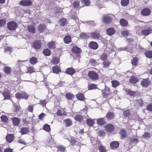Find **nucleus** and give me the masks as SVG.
<instances>
[{
  "mask_svg": "<svg viewBox=\"0 0 152 152\" xmlns=\"http://www.w3.org/2000/svg\"><path fill=\"white\" fill-rule=\"evenodd\" d=\"M20 132L22 134H25L28 132V129L26 128H22Z\"/></svg>",
  "mask_w": 152,
  "mask_h": 152,
  "instance_id": "79ce46f5",
  "label": "nucleus"
},
{
  "mask_svg": "<svg viewBox=\"0 0 152 152\" xmlns=\"http://www.w3.org/2000/svg\"><path fill=\"white\" fill-rule=\"evenodd\" d=\"M20 4L22 6H28L32 4V1L30 0H22L20 2Z\"/></svg>",
  "mask_w": 152,
  "mask_h": 152,
  "instance_id": "39448f33",
  "label": "nucleus"
},
{
  "mask_svg": "<svg viewBox=\"0 0 152 152\" xmlns=\"http://www.w3.org/2000/svg\"><path fill=\"white\" fill-rule=\"evenodd\" d=\"M120 133L122 137L123 138L125 137L126 135L125 130L124 129H122L121 130Z\"/></svg>",
  "mask_w": 152,
  "mask_h": 152,
  "instance_id": "4d7b16f0",
  "label": "nucleus"
},
{
  "mask_svg": "<svg viewBox=\"0 0 152 152\" xmlns=\"http://www.w3.org/2000/svg\"><path fill=\"white\" fill-rule=\"evenodd\" d=\"M28 28L29 31L33 33L36 32L35 28L34 26H28Z\"/></svg>",
  "mask_w": 152,
  "mask_h": 152,
  "instance_id": "72a5a7b5",
  "label": "nucleus"
},
{
  "mask_svg": "<svg viewBox=\"0 0 152 152\" xmlns=\"http://www.w3.org/2000/svg\"><path fill=\"white\" fill-rule=\"evenodd\" d=\"M151 13V11L149 9L145 8L142 10L141 12V14L144 16L149 15Z\"/></svg>",
  "mask_w": 152,
  "mask_h": 152,
  "instance_id": "9d476101",
  "label": "nucleus"
},
{
  "mask_svg": "<svg viewBox=\"0 0 152 152\" xmlns=\"http://www.w3.org/2000/svg\"><path fill=\"white\" fill-rule=\"evenodd\" d=\"M82 2L85 4V6H89L90 4V2L89 0H83Z\"/></svg>",
  "mask_w": 152,
  "mask_h": 152,
  "instance_id": "0e129e2a",
  "label": "nucleus"
},
{
  "mask_svg": "<svg viewBox=\"0 0 152 152\" xmlns=\"http://www.w3.org/2000/svg\"><path fill=\"white\" fill-rule=\"evenodd\" d=\"M98 134L99 136H103L105 135V132L102 130H99L98 132Z\"/></svg>",
  "mask_w": 152,
  "mask_h": 152,
  "instance_id": "338daca9",
  "label": "nucleus"
},
{
  "mask_svg": "<svg viewBox=\"0 0 152 152\" xmlns=\"http://www.w3.org/2000/svg\"><path fill=\"white\" fill-rule=\"evenodd\" d=\"M7 26L8 29L10 30H14L17 27V23L13 21H11L7 23Z\"/></svg>",
  "mask_w": 152,
  "mask_h": 152,
  "instance_id": "f257e3e1",
  "label": "nucleus"
},
{
  "mask_svg": "<svg viewBox=\"0 0 152 152\" xmlns=\"http://www.w3.org/2000/svg\"><path fill=\"white\" fill-rule=\"evenodd\" d=\"M112 86L113 87L115 88L119 85V83L116 80H113L112 81Z\"/></svg>",
  "mask_w": 152,
  "mask_h": 152,
  "instance_id": "3c124183",
  "label": "nucleus"
},
{
  "mask_svg": "<svg viewBox=\"0 0 152 152\" xmlns=\"http://www.w3.org/2000/svg\"><path fill=\"white\" fill-rule=\"evenodd\" d=\"M16 97L18 99H27L28 95L25 92H22L21 93H17L15 95Z\"/></svg>",
  "mask_w": 152,
  "mask_h": 152,
  "instance_id": "f03ea898",
  "label": "nucleus"
},
{
  "mask_svg": "<svg viewBox=\"0 0 152 152\" xmlns=\"http://www.w3.org/2000/svg\"><path fill=\"white\" fill-rule=\"evenodd\" d=\"M59 24L61 26H64L67 24V21L65 18H63L60 20Z\"/></svg>",
  "mask_w": 152,
  "mask_h": 152,
  "instance_id": "c756f323",
  "label": "nucleus"
},
{
  "mask_svg": "<svg viewBox=\"0 0 152 152\" xmlns=\"http://www.w3.org/2000/svg\"><path fill=\"white\" fill-rule=\"evenodd\" d=\"M52 70L53 73L56 74H58L61 72L60 67L57 66H56L53 67L52 68Z\"/></svg>",
  "mask_w": 152,
  "mask_h": 152,
  "instance_id": "aec40b11",
  "label": "nucleus"
},
{
  "mask_svg": "<svg viewBox=\"0 0 152 152\" xmlns=\"http://www.w3.org/2000/svg\"><path fill=\"white\" fill-rule=\"evenodd\" d=\"M138 59L137 57L133 58L131 60V63L133 66H136L138 64Z\"/></svg>",
  "mask_w": 152,
  "mask_h": 152,
  "instance_id": "7c9ffc66",
  "label": "nucleus"
},
{
  "mask_svg": "<svg viewBox=\"0 0 152 152\" xmlns=\"http://www.w3.org/2000/svg\"><path fill=\"white\" fill-rule=\"evenodd\" d=\"M99 149L100 152H106L107 151L106 150L105 147L102 145L99 146Z\"/></svg>",
  "mask_w": 152,
  "mask_h": 152,
  "instance_id": "4c0bfd02",
  "label": "nucleus"
},
{
  "mask_svg": "<svg viewBox=\"0 0 152 152\" xmlns=\"http://www.w3.org/2000/svg\"><path fill=\"white\" fill-rule=\"evenodd\" d=\"M80 38L82 39H86L88 37V35L86 33H82L80 34Z\"/></svg>",
  "mask_w": 152,
  "mask_h": 152,
  "instance_id": "bf43d9fd",
  "label": "nucleus"
},
{
  "mask_svg": "<svg viewBox=\"0 0 152 152\" xmlns=\"http://www.w3.org/2000/svg\"><path fill=\"white\" fill-rule=\"evenodd\" d=\"M119 146V143L117 141L112 142L110 144V147L112 149H114L118 148Z\"/></svg>",
  "mask_w": 152,
  "mask_h": 152,
  "instance_id": "9b49d317",
  "label": "nucleus"
},
{
  "mask_svg": "<svg viewBox=\"0 0 152 152\" xmlns=\"http://www.w3.org/2000/svg\"><path fill=\"white\" fill-rule=\"evenodd\" d=\"M89 46L90 48L95 50L97 49L98 47L97 43L93 41L89 43Z\"/></svg>",
  "mask_w": 152,
  "mask_h": 152,
  "instance_id": "6e6552de",
  "label": "nucleus"
},
{
  "mask_svg": "<svg viewBox=\"0 0 152 152\" xmlns=\"http://www.w3.org/2000/svg\"><path fill=\"white\" fill-rule=\"evenodd\" d=\"M139 81L137 77L136 76H131L129 79V82L132 84L135 85Z\"/></svg>",
  "mask_w": 152,
  "mask_h": 152,
  "instance_id": "20e7f679",
  "label": "nucleus"
},
{
  "mask_svg": "<svg viewBox=\"0 0 152 152\" xmlns=\"http://www.w3.org/2000/svg\"><path fill=\"white\" fill-rule=\"evenodd\" d=\"M43 54L46 56H49L51 54V51L48 49H46L43 51Z\"/></svg>",
  "mask_w": 152,
  "mask_h": 152,
  "instance_id": "58836bf2",
  "label": "nucleus"
},
{
  "mask_svg": "<svg viewBox=\"0 0 152 152\" xmlns=\"http://www.w3.org/2000/svg\"><path fill=\"white\" fill-rule=\"evenodd\" d=\"M121 3L123 6H126L129 3V0H121Z\"/></svg>",
  "mask_w": 152,
  "mask_h": 152,
  "instance_id": "473e14b6",
  "label": "nucleus"
},
{
  "mask_svg": "<svg viewBox=\"0 0 152 152\" xmlns=\"http://www.w3.org/2000/svg\"><path fill=\"white\" fill-rule=\"evenodd\" d=\"M66 96L67 99H71L74 97V95L70 93L66 94Z\"/></svg>",
  "mask_w": 152,
  "mask_h": 152,
  "instance_id": "5fc2aeb1",
  "label": "nucleus"
},
{
  "mask_svg": "<svg viewBox=\"0 0 152 152\" xmlns=\"http://www.w3.org/2000/svg\"><path fill=\"white\" fill-rule=\"evenodd\" d=\"M63 123L66 127H69L72 125V122L70 119L67 118L64 121Z\"/></svg>",
  "mask_w": 152,
  "mask_h": 152,
  "instance_id": "ddd939ff",
  "label": "nucleus"
},
{
  "mask_svg": "<svg viewBox=\"0 0 152 152\" xmlns=\"http://www.w3.org/2000/svg\"><path fill=\"white\" fill-rule=\"evenodd\" d=\"M129 114V110H126L124 111L123 115L125 117H127Z\"/></svg>",
  "mask_w": 152,
  "mask_h": 152,
  "instance_id": "774afa93",
  "label": "nucleus"
},
{
  "mask_svg": "<svg viewBox=\"0 0 152 152\" xmlns=\"http://www.w3.org/2000/svg\"><path fill=\"white\" fill-rule=\"evenodd\" d=\"M75 118L76 120L80 121L82 120L83 117L82 116L77 115L75 117Z\"/></svg>",
  "mask_w": 152,
  "mask_h": 152,
  "instance_id": "13d9d810",
  "label": "nucleus"
},
{
  "mask_svg": "<svg viewBox=\"0 0 152 152\" xmlns=\"http://www.w3.org/2000/svg\"><path fill=\"white\" fill-rule=\"evenodd\" d=\"M12 122L15 126L18 125L20 123L19 119L16 117H14L12 119Z\"/></svg>",
  "mask_w": 152,
  "mask_h": 152,
  "instance_id": "cd10ccee",
  "label": "nucleus"
},
{
  "mask_svg": "<svg viewBox=\"0 0 152 152\" xmlns=\"http://www.w3.org/2000/svg\"><path fill=\"white\" fill-rule=\"evenodd\" d=\"M75 71L74 69L71 68H67L66 71L65 72L68 74L72 75L75 73Z\"/></svg>",
  "mask_w": 152,
  "mask_h": 152,
  "instance_id": "6ab92c4d",
  "label": "nucleus"
},
{
  "mask_svg": "<svg viewBox=\"0 0 152 152\" xmlns=\"http://www.w3.org/2000/svg\"><path fill=\"white\" fill-rule=\"evenodd\" d=\"M128 34L129 32L126 30H124L121 33V34L125 37H127L128 35Z\"/></svg>",
  "mask_w": 152,
  "mask_h": 152,
  "instance_id": "e2e57ef3",
  "label": "nucleus"
},
{
  "mask_svg": "<svg viewBox=\"0 0 152 152\" xmlns=\"http://www.w3.org/2000/svg\"><path fill=\"white\" fill-rule=\"evenodd\" d=\"M104 97H107V96L110 95V90L108 88H105L102 92Z\"/></svg>",
  "mask_w": 152,
  "mask_h": 152,
  "instance_id": "dca6fc26",
  "label": "nucleus"
},
{
  "mask_svg": "<svg viewBox=\"0 0 152 152\" xmlns=\"http://www.w3.org/2000/svg\"><path fill=\"white\" fill-rule=\"evenodd\" d=\"M76 97L79 100L84 101L85 99L84 94L81 93H79L76 95Z\"/></svg>",
  "mask_w": 152,
  "mask_h": 152,
  "instance_id": "393cba45",
  "label": "nucleus"
},
{
  "mask_svg": "<svg viewBox=\"0 0 152 152\" xmlns=\"http://www.w3.org/2000/svg\"><path fill=\"white\" fill-rule=\"evenodd\" d=\"M52 62L54 64H56L59 62V59L58 58L54 57L53 59Z\"/></svg>",
  "mask_w": 152,
  "mask_h": 152,
  "instance_id": "8fccbe9b",
  "label": "nucleus"
},
{
  "mask_svg": "<svg viewBox=\"0 0 152 152\" xmlns=\"http://www.w3.org/2000/svg\"><path fill=\"white\" fill-rule=\"evenodd\" d=\"M152 33V29L149 28L147 29L144 30L142 31V34L146 36Z\"/></svg>",
  "mask_w": 152,
  "mask_h": 152,
  "instance_id": "f3484780",
  "label": "nucleus"
},
{
  "mask_svg": "<svg viewBox=\"0 0 152 152\" xmlns=\"http://www.w3.org/2000/svg\"><path fill=\"white\" fill-rule=\"evenodd\" d=\"M106 117L107 119L111 120L113 118L114 114L112 112H109L107 113Z\"/></svg>",
  "mask_w": 152,
  "mask_h": 152,
  "instance_id": "2f4dec72",
  "label": "nucleus"
},
{
  "mask_svg": "<svg viewBox=\"0 0 152 152\" xmlns=\"http://www.w3.org/2000/svg\"><path fill=\"white\" fill-rule=\"evenodd\" d=\"M43 129L47 132H50V126L48 124L45 125L43 127Z\"/></svg>",
  "mask_w": 152,
  "mask_h": 152,
  "instance_id": "a19ab883",
  "label": "nucleus"
},
{
  "mask_svg": "<svg viewBox=\"0 0 152 152\" xmlns=\"http://www.w3.org/2000/svg\"><path fill=\"white\" fill-rule=\"evenodd\" d=\"M48 47L50 49H53L56 48V44L54 42L51 41L48 44Z\"/></svg>",
  "mask_w": 152,
  "mask_h": 152,
  "instance_id": "c85d7f7f",
  "label": "nucleus"
},
{
  "mask_svg": "<svg viewBox=\"0 0 152 152\" xmlns=\"http://www.w3.org/2000/svg\"><path fill=\"white\" fill-rule=\"evenodd\" d=\"M125 91L128 94L131 96H134L135 94V92L133 91L129 90L127 89Z\"/></svg>",
  "mask_w": 152,
  "mask_h": 152,
  "instance_id": "de8ad7c7",
  "label": "nucleus"
},
{
  "mask_svg": "<svg viewBox=\"0 0 152 152\" xmlns=\"http://www.w3.org/2000/svg\"><path fill=\"white\" fill-rule=\"evenodd\" d=\"M64 41L66 43H68L71 41V38L69 36H66L64 39Z\"/></svg>",
  "mask_w": 152,
  "mask_h": 152,
  "instance_id": "c9c22d12",
  "label": "nucleus"
},
{
  "mask_svg": "<svg viewBox=\"0 0 152 152\" xmlns=\"http://www.w3.org/2000/svg\"><path fill=\"white\" fill-rule=\"evenodd\" d=\"M150 84V81L148 79H143L141 82L142 86L144 87H148Z\"/></svg>",
  "mask_w": 152,
  "mask_h": 152,
  "instance_id": "0eeeda50",
  "label": "nucleus"
},
{
  "mask_svg": "<svg viewBox=\"0 0 152 152\" xmlns=\"http://www.w3.org/2000/svg\"><path fill=\"white\" fill-rule=\"evenodd\" d=\"M57 114L59 115H62L65 114V111L63 109L61 108V110H58L57 112Z\"/></svg>",
  "mask_w": 152,
  "mask_h": 152,
  "instance_id": "c03bdc74",
  "label": "nucleus"
},
{
  "mask_svg": "<svg viewBox=\"0 0 152 152\" xmlns=\"http://www.w3.org/2000/svg\"><path fill=\"white\" fill-rule=\"evenodd\" d=\"M145 54L146 56L148 58H152V51H148L145 52Z\"/></svg>",
  "mask_w": 152,
  "mask_h": 152,
  "instance_id": "ea45409f",
  "label": "nucleus"
},
{
  "mask_svg": "<svg viewBox=\"0 0 152 152\" xmlns=\"http://www.w3.org/2000/svg\"><path fill=\"white\" fill-rule=\"evenodd\" d=\"M41 42L40 41H35L33 44V46L35 49H40L41 46Z\"/></svg>",
  "mask_w": 152,
  "mask_h": 152,
  "instance_id": "f8f14e48",
  "label": "nucleus"
},
{
  "mask_svg": "<svg viewBox=\"0 0 152 152\" xmlns=\"http://www.w3.org/2000/svg\"><path fill=\"white\" fill-rule=\"evenodd\" d=\"M120 23L121 26L123 27H126L128 25L127 21L125 19L122 18L120 20Z\"/></svg>",
  "mask_w": 152,
  "mask_h": 152,
  "instance_id": "a211bd4d",
  "label": "nucleus"
},
{
  "mask_svg": "<svg viewBox=\"0 0 152 152\" xmlns=\"http://www.w3.org/2000/svg\"><path fill=\"white\" fill-rule=\"evenodd\" d=\"M6 140L9 143H11L13 140L14 136L12 134H8L6 137Z\"/></svg>",
  "mask_w": 152,
  "mask_h": 152,
  "instance_id": "4be33fe9",
  "label": "nucleus"
},
{
  "mask_svg": "<svg viewBox=\"0 0 152 152\" xmlns=\"http://www.w3.org/2000/svg\"><path fill=\"white\" fill-rule=\"evenodd\" d=\"M72 51L75 53H80L81 51V50L76 46H74L72 48Z\"/></svg>",
  "mask_w": 152,
  "mask_h": 152,
  "instance_id": "5701e85b",
  "label": "nucleus"
},
{
  "mask_svg": "<svg viewBox=\"0 0 152 152\" xmlns=\"http://www.w3.org/2000/svg\"><path fill=\"white\" fill-rule=\"evenodd\" d=\"M70 142L72 145H74L75 144L76 142L75 140V138L73 137H71L70 139H67Z\"/></svg>",
  "mask_w": 152,
  "mask_h": 152,
  "instance_id": "680f3d73",
  "label": "nucleus"
},
{
  "mask_svg": "<svg viewBox=\"0 0 152 152\" xmlns=\"http://www.w3.org/2000/svg\"><path fill=\"white\" fill-rule=\"evenodd\" d=\"M36 69L32 67H29L28 68L27 73H32L36 72Z\"/></svg>",
  "mask_w": 152,
  "mask_h": 152,
  "instance_id": "a18cd8bd",
  "label": "nucleus"
},
{
  "mask_svg": "<svg viewBox=\"0 0 152 152\" xmlns=\"http://www.w3.org/2000/svg\"><path fill=\"white\" fill-rule=\"evenodd\" d=\"M6 24V20L4 19H0V26L2 27L4 26Z\"/></svg>",
  "mask_w": 152,
  "mask_h": 152,
  "instance_id": "6e6d98bb",
  "label": "nucleus"
},
{
  "mask_svg": "<svg viewBox=\"0 0 152 152\" xmlns=\"http://www.w3.org/2000/svg\"><path fill=\"white\" fill-rule=\"evenodd\" d=\"M46 27L45 25L43 24H40L38 26V29L39 31L41 33L43 32L45 29Z\"/></svg>",
  "mask_w": 152,
  "mask_h": 152,
  "instance_id": "b1692460",
  "label": "nucleus"
},
{
  "mask_svg": "<svg viewBox=\"0 0 152 152\" xmlns=\"http://www.w3.org/2000/svg\"><path fill=\"white\" fill-rule=\"evenodd\" d=\"M88 76L91 79L93 80H96L98 78V74L96 72L93 71L89 72Z\"/></svg>",
  "mask_w": 152,
  "mask_h": 152,
  "instance_id": "7ed1b4c3",
  "label": "nucleus"
},
{
  "mask_svg": "<svg viewBox=\"0 0 152 152\" xmlns=\"http://www.w3.org/2000/svg\"><path fill=\"white\" fill-rule=\"evenodd\" d=\"M48 101L46 100H42L40 101L39 104H41L43 106H45Z\"/></svg>",
  "mask_w": 152,
  "mask_h": 152,
  "instance_id": "052dcab7",
  "label": "nucleus"
},
{
  "mask_svg": "<svg viewBox=\"0 0 152 152\" xmlns=\"http://www.w3.org/2000/svg\"><path fill=\"white\" fill-rule=\"evenodd\" d=\"M9 92L7 89H5L3 94V95L4 96L5 99H9L10 96L9 95Z\"/></svg>",
  "mask_w": 152,
  "mask_h": 152,
  "instance_id": "412c9836",
  "label": "nucleus"
},
{
  "mask_svg": "<svg viewBox=\"0 0 152 152\" xmlns=\"http://www.w3.org/2000/svg\"><path fill=\"white\" fill-rule=\"evenodd\" d=\"M58 151L63 152L65 151V148L62 146H59L58 147Z\"/></svg>",
  "mask_w": 152,
  "mask_h": 152,
  "instance_id": "69168bd1",
  "label": "nucleus"
},
{
  "mask_svg": "<svg viewBox=\"0 0 152 152\" xmlns=\"http://www.w3.org/2000/svg\"><path fill=\"white\" fill-rule=\"evenodd\" d=\"M130 141L131 143L134 145H135L139 142V140L138 139L136 138H131Z\"/></svg>",
  "mask_w": 152,
  "mask_h": 152,
  "instance_id": "f704fd0d",
  "label": "nucleus"
},
{
  "mask_svg": "<svg viewBox=\"0 0 152 152\" xmlns=\"http://www.w3.org/2000/svg\"><path fill=\"white\" fill-rule=\"evenodd\" d=\"M152 136V134H151L149 132H145L143 135L142 137L145 138H150Z\"/></svg>",
  "mask_w": 152,
  "mask_h": 152,
  "instance_id": "37998d69",
  "label": "nucleus"
},
{
  "mask_svg": "<svg viewBox=\"0 0 152 152\" xmlns=\"http://www.w3.org/2000/svg\"><path fill=\"white\" fill-rule=\"evenodd\" d=\"M115 30L113 28H111L107 29L106 32L107 34L111 36L115 34Z\"/></svg>",
  "mask_w": 152,
  "mask_h": 152,
  "instance_id": "2eb2a0df",
  "label": "nucleus"
},
{
  "mask_svg": "<svg viewBox=\"0 0 152 152\" xmlns=\"http://www.w3.org/2000/svg\"><path fill=\"white\" fill-rule=\"evenodd\" d=\"M86 123L88 126H92L94 124V119L90 118L87 119Z\"/></svg>",
  "mask_w": 152,
  "mask_h": 152,
  "instance_id": "a878e982",
  "label": "nucleus"
},
{
  "mask_svg": "<svg viewBox=\"0 0 152 152\" xmlns=\"http://www.w3.org/2000/svg\"><path fill=\"white\" fill-rule=\"evenodd\" d=\"M105 130L108 132H110L113 131L114 127L113 125L108 124L104 126Z\"/></svg>",
  "mask_w": 152,
  "mask_h": 152,
  "instance_id": "1a4fd4ad",
  "label": "nucleus"
},
{
  "mask_svg": "<svg viewBox=\"0 0 152 152\" xmlns=\"http://www.w3.org/2000/svg\"><path fill=\"white\" fill-rule=\"evenodd\" d=\"M90 36L91 38L95 39H99L100 37V34L96 31L90 33Z\"/></svg>",
  "mask_w": 152,
  "mask_h": 152,
  "instance_id": "4468645a",
  "label": "nucleus"
},
{
  "mask_svg": "<svg viewBox=\"0 0 152 152\" xmlns=\"http://www.w3.org/2000/svg\"><path fill=\"white\" fill-rule=\"evenodd\" d=\"M2 121L5 123H7L8 121V118L5 115L2 116L1 117Z\"/></svg>",
  "mask_w": 152,
  "mask_h": 152,
  "instance_id": "864d4df0",
  "label": "nucleus"
},
{
  "mask_svg": "<svg viewBox=\"0 0 152 152\" xmlns=\"http://www.w3.org/2000/svg\"><path fill=\"white\" fill-rule=\"evenodd\" d=\"M97 88V86L96 85L92 84L88 85V88L89 90H92L96 88Z\"/></svg>",
  "mask_w": 152,
  "mask_h": 152,
  "instance_id": "09e8293b",
  "label": "nucleus"
},
{
  "mask_svg": "<svg viewBox=\"0 0 152 152\" xmlns=\"http://www.w3.org/2000/svg\"><path fill=\"white\" fill-rule=\"evenodd\" d=\"M112 17L110 15H104L102 18L103 21L106 23H110Z\"/></svg>",
  "mask_w": 152,
  "mask_h": 152,
  "instance_id": "423d86ee",
  "label": "nucleus"
},
{
  "mask_svg": "<svg viewBox=\"0 0 152 152\" xmlns=\"http://www.w3.org/2000/svg\"><path fill=\"white\" fill-rule=\"evenodd\" d=\"M4 70L5 73L8 74L10 73L11 69L10 67L5 66L4 67Z\"/></svg>",
  "mask_w": 152,
  "mask_h": 152,
  "instance_id": "49530a36",
  "label": "nucleus"
},
{
  "mask_svg": "<svg viewBox=\"0 0 152 152\" xmlns=\"http://www.w3.org/2000/svg\"><path fill=\"white\" fill-rule=\"evenodd\" d=\"M97 123L100 125H103L105 123L104 118L98 119L97 120Z\"/></svg>",
  "mask_w": 152,
  "mask_h": 152,
  "instance_id": "bb28decb",
  "label": "nucleus"
},
{
  "mask_svg": "<svg viewBox=\"0 0 152 152\" xmlns=\"http://www.w3.org/2000/svg\"><path fill=\"white\" fill-rule=\"evenodd\" d=\"M107 54L105 53H104L102 55H101V56L100 58L102 60H105L107 59Z\"/></svg>",
  "mask_w": 152,
  "mask_h": 152,
  "instance_id": "603ef678",
  "label": "nucleus"
},
{
  "mask_svg": "<svg viewBox=\"0 0 152 152\" xmlns=\"http://www.w3.org/2000/svg\"><path fill=\"white\" fill-rule=\"evenodd\" d=\"M30 63L32 64H34L37 62V58L35 57H31L30 60Z\"/></svg>",
  "mask_w": 152,
  "mask_h": 152,
  "instance_id": "e433bc0d",
  "label": "nucleus"
}]
</instances>
